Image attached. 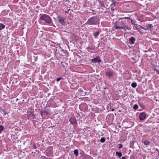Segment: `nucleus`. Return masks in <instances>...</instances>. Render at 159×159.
<instances>
[{
	"mask_svg": "<svg viewBox=\"0 0 159 159\" xmlns=\"http://www.w3.org/2000/svg\"><path fill=\"white\" fill-rule=\"evenodd\" d=\"M74 152V154L76 156H77L78 155V151L77 149H75Z\"/></svg>",
	"mask_w": 159,
	"mask_h": 159,
	"instance_id": "a211bd4d",
	"label": "nucleus"
},
{
	"mask_svg": "<svg viewBox=\"0 0 159 159\" xmlns=\"http://www.w3.org/2000/svg\"><path fill=\"white\" fill-rule=\"evenodd\" d=\"M131 23H132L134 25H137V24H134V23H135V21L134 20H133L131 19Z\"/></svg>",
	"mask_w": 159,
	"mask_h": 159,
	"instance_id": "4be33fe9",
	"label": "nucleus"
},
{
	"mask_svg": "<svg viewBox=\"0 0 159 159\" xmlns=\"http://www.w3.org/2000/svg\"><path fill=\"white\" fill-rule=\"evenodd\" d=\"M27 114L28 116H33L32 112L30 111H28L27 112Z\"/></svg>",
	"mask_w": 159,
	"mask_h": 159,
	"instance_id": "aec40b11",
	"label": "nucleus"
},
{
	"mask_svg": "<svg viewBox=\"0 0 159 159\" xmlns=\"http://www.w3.org/2000/svg\"><path fill=\"white\" fill-rule=\"evenodd\" d=\"M144 144L146 145H148L150 144V142L148 140H145L144 142Z\"/></svg>",
	"mask_w": 159,
	"mask_h": 159,
	"instance_id": "4468645a",
	"label": "nucleus"
},
{
	"mask_svg": "<svg viewBox=\"0 0 159 159\" xmlns=\"http://www.w3.org/2000/svg\"><path fill=\"white\" fill-rule=\"evenodd\" d=\"M64 18L60 16H58V17L59 22L63 25H65V22L64 20Z\"/></svg>",
	"mask_w": 159,
	"mask_h": 159,
	"instance_id": "39448f33",
	"label": "nucleus"
},
{
	"mask_svg": "<svg viewBox=\"0 0 159 159\" xmlns=\"http://www.w3.org/2000/svg\"><path fill=\"white\" fill-rule=\"evenodd\" d=\"M114 109H111V111H114Z\"/></svg>",
	"mask_w": 159,
	"mask_h": 159,
	"instance_id": "473e14b6",
	"label": "nucleus"
},
{
	"mask_svg": "<svg viewBox=\"0 0 159 159\" xmlns=\"http://www.w3.org/2000/svg\"><path fill=\"white\" fill-rule=\"evenodd\" d=\"M154 70L155 71H156L157 72H158V70H157L156 69V68H155L154 69Z\"/></svg>",
	"mask_w": 159,
	"mask_h": 159,
	"instance_id": "c85d7f7f",
	"label": "nucleus"
},
{
	"mask_svg": "<svg viewBox=\"0 0 159 159\" xmlns=\"http://www.w3.org/2000/svg\"><path fill=\"white\" fill-rule=\"evenodd\" d=\"M126 18L127 19H128V18H129V17H127Z\"/></svg>",
	"mask_w": 159,
	"mask_h": 159,
	"instance_id": "c9c22d12",
	"label": "nucleus"
},
{
	"mask_svg": "<svg viewBox=\"0 0 159 159\" xmlns=\"http://www.w3.org/2000/svg\"><path fill=\"white\" fill-rule=\"evenodd\" d=\"M4 129V127L2 125H0V133H1V132Z\"/></svg>",
	"mask_w": 159,
	"mask_h": 159,
	"instance_id": "6ab92c4d",
	"label": "nucleus"
},
{
	"mask_svg": "<svg viewBox=\"0 0 159 159\" xmlns=\"http://www.w3.org/2000/svg\"><path fill=\"white\" fill-rule=\"evenodd\" d=\"M146 29H145V30H152V27L153 26L152 24H148V25L146 26Z\"/></svg>",
	"mask_w": 159,
	"mask_h": 159,
	"instance_id": "1a4fd4ad",
	"label": "nucleus"
},
{
	"mask_svg": "<svg viewBox=\"0 0 159 159\" xmlns=\"http://www.w3.org/2000/svg\"><path fill=\"white\" fill-rule=\"evenodd\" d=\"M116 154L117 155H118L119 157H120L122 156V153L121 152H116Z\"/></svg>",
	"mask_w": 159,
	"mask_h": 159,
	"instance_id": "2eb2a0df",
	"label": "nucleus"
},
{
	"mask_svg": "<svg viewBox=\"0 0 159 159\" xmlns=\"http://www.w3.org/2000/svg\"><path fill=\"white\" fill-rule=\"evenodd\" d=\"M33 148L34 149H36L37 148V147H36V146L35 144H34L33 145Z\"/></svg>",
	"mask_w": 159,
	"mask_h": 159,
	"instance_id": "bb28decb",
	"label": "nucleus"
},
{
	"mask_svg": "<svg viewBox=\"0 0 159 159\" xmlns=\"http://www.w3.org/2000/svg\"><path fill=\"white\" fill-rule=\"evenodd\" d=\"M87 49L88 50H93L94 49V48L91 46H89L87 48Z\"/></svg>",
	"mask_w": 159,
	"mask_h": 159,
	"instance_id": "f8f14e48",
	"label": "nucleus"
},
{
	"mask_svg": "<svg viewBox=\"0 0 159 159\" xmlns=\"http://www.w3.org/2000/svg\"><path fill=\"white\" fill-rule=\"evenodd\" d=\"M137 84L136 82H133L131 84V86L133 88H135L137 87Z\"/></svg>",
	"mask_w": 159,
	"mask_h": 159,
	"instance_id": "ddd939ff",
	"label": "nucleus"
},
{
	"mask_svg": "<svg viewBox=\"0 0 159 159\" xmlns=\"http://www.w3.org/2000/svg\"><path fill=\"white\" fill-rule=\"evenodd\" d=\"M136 28H137V30H138L139 31V30H139V28H137V27H136Z\"/></svg>",
	"mask_w": 159,
	"mask_h": 159,
	"instance_id": "2f4dec72",
	"label": "nucleus"
},
{
	"mask_svg": "<svg viewBox=\"0 0 159 159\" xmlns=\"http://www.w3.org/2000/svg\"><path fill=\"white\" fill-rule=\"evenodd\" d=\"M157 72V73L158 74V73L159 72V70H158V72Z\"/></svg>",
	"mask_w": 159,
	"mask_h": 159,
	"instance_id": "f704fd0d",
	"label": "nucleus"
},
{
	"mask_svg": "<svg viewBox=\"0 0 159 159\" xmlns=\"http://www.w3.org/2000/svg\"><path fill=\"white\" fill-rule=\"evenodd\" d=\"M138 108H139L137 104H135L134 105L133 107V109L134 110H136L137 109H138Z\"/></svg>",
	"mask_w": 159,
	"mask_h": 159,
	"instance_id": "dca6fc26",
	"label": "nucleus"
},
{
	"mask_svg": "<svg viewBox=\"0 0 159 159\" xmlns=\"http://www.w3.org/2000/svg\"><path fill=\"white\" fill-rule=\"evenodd\" d=\"M72 120H73L72 119H70L69 120L70 121V123L71 124H73L74 123V121H72Z\"/></svg>",
	"mask_w": 159,
	"mask_h": 159,
	"instance_id": "393cba45",
	"label": "nucleus"
},
{
	"mask_svg": "<svg viewBox=\"0 0 159 159\" xmlns=\"http://www.w3.org/2000/svg\"><path fill=\"white\" fill-rule=\"evenodd\" d=\"M139 26H140V27H141V28L142 29H144V30H145V29H146V28H143V27H142V26H141V25H139Z\"/></svg>",
	"mask_w": 159,
	"mask_h": 159,
	"instance_id": "c756f323",
	"label": "nucleus"
},
{
	"mask_svg": "<svg viewBox=\"0 0 159 159\" xmlns=\"http://www.w3.org/2000/svg\"><path fill=\"white\" fill-rule=\"evenodd\" d=\"M51 150L50 149H48L47 150V152L46 153V155L47 157H49L51 155Z\"/></svg>",
	"mask_w": 159,
	"mask_h": 159,
	"instance_id": "9d476101",
	"label": "nucleus"
},
{
	"mask_svg": "<svg viewBox=\"0 0 159 159\" xmlns=\"http://www.w3.org/2000/svg\"><path fill=\"white\" fill-rule=\"evenodd\" d=\"M62 77L58 78L56 80L57 82L59 81L60 80L62 79Z\"/></svg>",
	"mask_w": 159,
	"mask_h": 159,
	"instance_id": "b1692460",
	"label": "nucleus"
},
{
	"mask_svg": "<svg viewBox=\"0 0 159 159\" xmlns=\"http://www.w3.org/2000/svg\"><path fill=\"white\" fill-rule=\"evenodd\" d=\"M5 26L4 25H3L2 23H0V30H1L4 29Z\"/></svg>",
	"mask_w": 159,
	"mask_h": 159,
	"instance_id": "9b49d317",
	"label": "nucleus"
},
{
	"mask_svg": "<svg viewBox=\"0 0 159 159\" xmlns=\"http://www.w3.org/2000/svg\"><path fill=\"white\" fill-rule=\"evenodd\" d=\"M40 19L42 20H44L46 23L50 24L52 22L51 18L48 15L46 14H43L41 15Z\"/></svg>",
	"mask_w": 159,
	"mask_h": 159,
	"instance_id": "7ed1b4c3",
	"label": "nucleus"
},
{
	"mask_svg": "<svg viewBox=\"0 0 159 159\" xmlns=\"http://www.w3.org/2000/svg\"><path fill=\"white\" fill-rule=\"evenodd\" d=\"M129 41L130 43L131 44H134L135 41V38L133 37H131L129 38Z\"/></svg>",
	"mask_w": 159,
	"mask_h": 159,
	"instance_id": "6e6552de",
	"label": "nucleus"
},
{
	"mask_svg": "<svg viewBox=\"0 0 159 159\" xmlns=\"http://www.w3.org/2000/svg\"><path fill=\"white\" fill-rule=\"evenodd\" d=\"M70 10V9H69L67 10V11H65V12L66 13H68V12H69V11Z\"/></svg>",
	"mask_w": 159,
	"mask_h": 159,
	"instance_id": "a878e982",
	"label": "nucleus"
},
{
	"mask_svg": "<svg viewBox=\"0 0 159 159\" xmlns=\"http://www.w3.org/2000/svg\"><path fill=\"white\" fill-rule=\"evenodd\" d=\"M111 10H112V11H113V10H114V9H112V8H111Z\"/></svg>",
	"mask_w": 159,
	"mask_h": 159,
	"instance_id": "72a5a7b5",
	"label": "nucleus"
},
{
	"mask_svg": "<svg viewBox=\"0 0 159 159\" xmlns=\"http://www.w3.org/2000/svg\"><path fill=\"white\" fill-rule=\"evenodd\" d=\"M105 140V139L104 137H102L101 139L100 140V141L101 142L103 143L104 142Z\"/></svg>",
	"mask_w": 159,
	"mask_h": 159,
	"instance_id": "412c9836",
	"label": "nucleus"
},
{
	"mask_svg": "<svg viewBox=\"0 0 159 159\" xmlns=\"http://www.w3.org/2000/svg\"><path fill=\"white\" fill-rule=\"evenodd\" d=\"M106 75L109 77H112L114 75L113 72L111 71H108L106 73Z\"/></svg>",
	"mask_w": 159,
	"mask_h": 159,
	"instance_id": "0eeeda50",
	"label": "nucleus"
},
{
	"mask_svg": "<svg viewBox=\"0 0 159 159\" xmlns=\"http://www.w3.org/2000/svg\"><path fill=\"white\" fill-rule=\"evenodd\" d=\"M116 2H113L111 4V5H115V4L116 3Z\"/></svg>",
	"mask_w": 159,
	"mask_h": 159,
	"instance_id": "cd10ccee",
	"label": "nucleus"
},
{
	"mask_svg": "<svg viewBox=\"0 0 159 159\" xmlns=\"http://www.w3.org/2000/svg\"><path fill=\"white\" fill-rule=\"evenodd\" d=\"M121 159H125V157H123Z\"/></svg>",
	"mask_w": 159,
	"mask_h": 159,
	"instance_id": "7c9ffc66",
	"label": "nucleus"
},
{
	"mask_svg": "<svg viewBox=\"0 0 159 159\" xmlns=\"http://www.w3.org/2000/svg\"><path fill=\"white\" fill-rule=\"evenodd\" d=\"M99 18L96 16H93L89 19L86 24L89 25H95L99 22Z\"/></svg>",
	"mask_w": 159,
	"mask_h": 159,
	"instance_id": "f03ea898",
	"label": "nucleus"
},
{
	"mask_svg": "<svg viewBox=\"0 0 159 159\" xmlns=\"http://www.w3.org/2000/svg\"><path fill=\"white\" fill-rule=\"evenodd\" d=\"M91 62L94 63H100L101 60L99 56H97L95 58L92 59Z\"/></svg>",
	"mask_w": 159,
	"mask_h": 159,
	"instance_id": "20e7f679",
	"label": "nucleus"
},
{
	"mask_svg": "<svg viewBox=\"0 0 159 159\" xmlns=\"http://www.w3.org/2000/svg\"><path fill=\"white\" fill-rule=\"evenodd\" d=\"M119 147L118 148L119 149H120L123 147V145L122 144H118Z\"/></svg>",
	"mask_w": 159,
	"mask_h": 159,
	"instance_id": "5701e85b",
	"label": "nucleus"
},
{
	"mask_svg": "<svg viewBox=\"0 0 159 159\" xmlns=\"http://www.w3.org/2000/svg\"><path fill=\"white\" fill-rule=\"evenodd\" d=\"M119 127H120V125L119 126Z\"/></svg>",
	"mask_w": 159,
	"mask_h": 159,
	"instance_id": "e433bc0d",
	"label": "nucleus"
},
{
	"mask_svg": "<svg viewBox=\"0 0 159 159\" xmlns=\"http://www.w3.org/2000/svg\"><path fill=\"white\" fill-rule=\"evenodd\" d=\"M146 117V114L144 112L141 113L139 115V118L141 120H143Z\"/></svg>",
	"mask_w": 159,
	"mask_h": 159,
	"instance_id": "423d86ee",
	"label": "nucleus"
},
{
	"mask_svg": "<svg viewBox=\"0 0 159 159\" xmlns=\"http://www.w3.org/2000/svg\"><path fill=\"white\" fill-rule=\"evenodd\" d=\"M99 34V32L98 31H97L94 33H93V35L95 37H97L98 36Z\"/></svg>",
	"mask_w": 159,
	"mask_h": 159,
	"instance_id": "f3484780",
	"label": "nucleus"
},
{
	"mask_svg": "<svg viewBox=\"0 0 159 159\" xmlns=\"http://www.w3.org/2000/svg\"><path fill=\"white\" fill-rule=\"evenodd\" d=\"M114 27L116 30L118 29H123L125 31L126 29L129 30H130L129 27H127L125 25L124 21L123 20V19L121 20L120 21L116 22Z\"/></svg>",
	"mask_w": 159,
	"mask_h": 159,
	"instance_id": "f257e3e1",
	"label": "nucleus"
}]
</instances>
